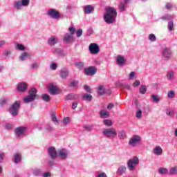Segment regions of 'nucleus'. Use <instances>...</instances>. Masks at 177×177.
<instances>
[{"label": "nucleus", "mask_w": 177, "mask_h": 177, "mask_svg": "<svg viewBox=\"0 0 177 177\" xmlns=\"http://www.w3.org/2000/svg\"><path fill=\"white\" fill-rule=\"evenodd\" d=\"M106 12L104 15V20L107 24H113L115 21L117 17V10L113 7H107L105 8Z\"/></svg>", "instance_id": "1"}, {"label": "nucleus", "mask_w": 177, "mask_h": 177, "mask_svg": "<svg viewBox=\"0 0 177 177\" xmlns=\"http://www.w3.org/2000/svg\"><path fill=\"white\" fill-rule=\"evenodd\" d=\"M102 134L108 139H114L117 137V130L114 128H107L104 129Z\"/></svg>", "instance_id": "2"}, {"label": "nucleus", "mask_w": 177, "mask_h": 177, "mask_svg": "<svg viewBox=\"0 0 177 177\" xmlns=\"http://www.w3.org/2000/svg\"><path fill=\"white\" fill-rule=\"evenodd\" d=\"M139 165V158L134 156L130 158L127 162V167L129 171H135L136 166Z\"/></svg>", "instance_id": "3"}, {"label": "nucleus", "mask_w": 177, "mask_h": 177, "mask_svg": "<svg viewBox=\"0 0 177 177\" xmlns=\"http://www.w3.org/2000/svg\"><path fill=\"white\" fill-rule=\"evenodd\" d=\"M21 102L20 101H16L11 107L10 108V113L12 117H16L19 114V109H20V105Z\"/></svg>", "instance_id": "4"}, {"label": "nucleus", "mask_w": 177, "mask_h": 177, "mask_svg": "<svg viewBox=\"0 0 177 177\" xmlns=\"http://www.w3.org/2000/svg\"><path fill=\"white\" fill-rule=\"evenodd\" d=\"M142 142V138L138 135H133L129 140V146L131 147H136L138 145H140Z\"/></svg>", "instance_id": "5"}, {"label": "nucleus", "mask_w": 177, "mask_h": 177, "mask_svg": "<svg viewBox=\"0 0 177 177\" xmlns=\"http://www.w3.org/2000/svg\"><path fill=\"white\" fill-rule=\"evenodd\" d=\"M30 95L24 99V103H30L35 100L37 97V89L36 88H30L29 91Z\"/></svg>", "instance_id": "6"}, {"label": "nucleus", "mask_w": 177, "mask_h": 177, "mask_svg": "<svg viewBox=\"0 0 177 177\" xmlns=\"http://www.w3.org/2000/svg\"><path fill=\"white\" fill-rule=\"evenodd\" d=\"M88 50L91 55H97L100 52V48L96 43H91L88 46Z\"/></svg>", "instance_id": "7"}, {"label": "nucleus", "mask_w": 177, "mask_h": 177, "mask_svg": "<svg viewBox=\"0 0 177 177\" xmlns=\"http://www.w3.org/2000/svg\"><path fill=\"white\" fill-rule=\"evenodd\" d=\"M28 5H30V0H18L15 1L14 7L15 9L20 10L22 6H27Z\"/></svg>", "instance_id": "8"}, {"label": "nucleus", "mask_w": 177, "mask_h": 177, "mask_svg": "<svg viewBox=\"0 0 177 177\" xmlns=\"http://www.w3.org/2000/svg\"><path fill=\"white\" fill-rule=\"evenodd\" d=\"M162 56L165 59V60H169L171 57L172 56V51H171V48H164L162 50Z\"/></svg>", "instance_id": "9"}, {"label": "nucleus", "mask_w": 177, "mask_h": 177, "mask_svg": "<svg viewBox=\"0 0 177 177\" xmlns=\"http://www.w3.org/2000/svg\"><path fill=\"white\" fill-rule=\"evenodd\" d=\"M48 16H50L51 19H55L57 20L60 19V12L55 9H50L47 12Z\"/></svg>", "instance_id": "10"}, {"label": "nucleus", "mask_w": 177, "mask_h": 177, "mask_svg": "<svg viewBox=\"0 0 177 177\" xmlns=\"http://www.w3.org/2000/svg\"><path fill=\"white\" fill-rule=\"evenodd\" d=\"M48 153L52 160H55V158L57 157V151H56V148L53 147L48 149Z\"/></svg>", "instance_id": "11"}, {"label": "nucleus", "mask_w": 177, "mask_h": 177, "mask_svg": "<svg viewBox=\"0 0 177 177\" xmlns=\"http://www.w3.org/2000/svg\"><path fill=\"white\" fill-rule=\"evenodd\" d=\"M47 44L50 46H55L56 44H59V38L55 35L51 36L48 38Z\"/></svg>", "instance_id": "12"}, {"label": "nucleus", "mask_w": 177, "mask_h": 177, "mask_svg": "<svg viewBox=\"0 0 177 177\" xmlns=\"http://www.w3.org/2000/svg\"><path fill=\"white\" fill-rule=\"evenodd\" d=\"M97 72V68H96L95 66H90L84 70V73L86 75H95Z\"/></svg>", "instance_id": "13"}, {"label": "nucleus", "mask_w": 177, "mask_h": 177, "mask_svg": "<svg viewBox=\"0 0 177 177\" xmlns=\"http://www.w3.org/2000/svg\"><path fill=\"white\" fill-rule=\"evenodd\" d=\"M26 131H27V127H18L15 129V135L16 136L19 138V136H21L22 135H24V133H26Z\"/></svg>", "instance_id": "14"}, {"label": "nucleus", "mask_w": 177, "mask_h": 177, "mask_svg": "<svg viewBox=\"0 0 177 177\" xmlns=\"http://www.w3.org/2000/svg\"><path fill=\"white\" fill-rule=\"evenodd\" d=\"M58 156L62 160H66L68 156V152L67 151V149H62L58 150Z\"/></svg>", "instance_id": "15"}, {"label": "nucleus", "mask_w": 177, "mask_h": 177, "mask_svg": "<svg viewBox=\"0 0 177 177\" xmlns=\"http://www.w3.org/2000/svg\"><path fill=\"white\" fill-rule=\"evenodd\" d=\"M49 92L51 95H59L60 93V91L57 86H50L49 87Z\"/></svg>", "instance_id": "16"}, {"label": "nucleus", "mask_w": 177, "mask_h": 177, "mask_svg": "<svg viewBox=\"0 0 177 177\" xmlns=\"http://www.w3.org/2000/svg\"><path fill=\"white\" fill-rule=\"evenodd\" d=\"M31 54L28 53L27 52H24L19 56V60L21 62H24L25 60H27V59H31Z\"/></svg>", "instance_id": "17"}, {"label": "nucleus", "mask_w": 177, "mask_h": 177, "mask_svg": "<svg viewBox=\"0 0 177 177\" xmlns=\"http://www.w3.org/2000/svg\"><path fill=\"white\" fill-rule=\"evenodd\" d=\"M26 90H27V83L21 82L18 84L17 91H19V92H24Z\"/></svg>", "instance_id": "18"}, {"label": "nucleus", "mask_w": 177, "mask_h": 177, "mask_svg": "<svg viewBox=\"0 0 177 177\" xmlns=\"http://www.w3.org/2000/svg\"><path fill=\"white\" fill-rule=\"evenodd\" d=\"M74 39V36L73 35H71L70 33H66L64 36V41L66 42V44H71L72 41Z\"/></svg>", "instance_id": "19"}, {"label": "nucleus", "mask_w": 177, "mask_h": 177, "mask_svg": "<svg viewBox=\"0 0 177 177\" xmlns=\"http://www.w3.org/2000/svg\"><path fill=\"white\" fill-rule=\"evenodd\" d=\"M116 63L118 64V66H124V64H125V58H124V57L122 55H118Z\"/></svg>", "instance_id": "20"}, {"label": "nucleus", "mask_w": 177, "mask_h": 177, "mask_svg": "<svg viewBox=\"0 0 177 177\" xmlns=\"http://www.w3.org/2000/svg\"><path fill=\"white\" fill-rule=\"evenodd\" d=\"M166 77L168 81H172L175 78V71H169L166 74Z\"/></svg>", "instance_id": "21"}, {"label": "nucleus", "mask_w": 177, "mask_h": 177, "mask_svg": "<svg viewBox=\"0 0 177 177\" xmlns=\"http://www.w3.org/2000/svg\"><path fill=\"white\" fill-rule=\"evenodd\" d=\"M93 10H94L93 6H92L91 5L86 6L84 8V12L86 15L93 13Z\"/></svg>", "instance_id": "22"}, {"label": "nucleus", "mask_w": 177, "mask_h": 177, "mask_svg": "<svg viewBox=\"0 0 177 177\" xmlns=\"http://www.w3.org/2000/svg\"><path fill=\"white\" fill-rule=\"evenodd\" d=\"M60 77L66 80L68 77V70L66 68H63L60 71Z\"/></svg>", "instance_id": "23"}, {"label": "nucleus", "mask_w": 177, "mask_h": 177, "mask_svg": "<svg viewBox=\"0 0 177 177\" xmlns=\"http://www.w3.org/2000/svg\"><path fill=\"white\" fill-rule=\"evenodd\" d=\"M80 95L78 94L71 93L66 95L65 100H75V99H78Z\"/></svg>", "instance_id": "24"}, {"label": "nucleus", "mask_w": 177, "mask_h": 177, "mask_svg": "<svg viewBox=\"0 0 177 177\" xmlns=\"http://www.w3.org/2000/svg\"><path fill=\"white\" fill-rule=\"evenodd\" d=\"M153 153L156 156H161V154H162V148H161L160 146H158L153 149Z\"/></svg>", "instance_id": "25"}, {"label": "nucleus", "mask_w": 177, "mask_h": 177, "mask_svg": "<svg viewBox=\"0 0 177 177\" xmlns=\"http://www.w3.org/2000/svg\"><path fill=\"white\" fill-rule=\"evenodd\" d=\"M21 160V155H20V153H15L14 155V157L12 158V161H14V162L15 164H19V162Z\"/></svg>", "instance_id": "26"}, {"label": "nucleus", "mask_w": 177, "mask_h": 177, "mask_svg": "<svg viewBox=\"0 0 177 177\" xmlns=\"http://www.w3.org/2000/svg\"><path fill=\"white\" fill-rule=\"evenodd\" d=\"M82 100H85L86 102H91L92 100V95L88 93L83 94Z\"/></svg>", "instance_id": "27"}, {"label": "nucleus", "mask_w": 177, "mask_h": 177, "mask_svg": "<svg viewBox=\"0 0 177 177\" xmlns=\"http://www.w3.org/2000/svg\"><path fill=\"white\" fill-rule=\"evenodd\" d=\"M127 172V167L126 166H120L118 169L117 173L120 174V175H124Z\"/></svg>", "instance_id": "28"}, {"label": "nucleus", "mask_w": 177, "mask_h": 177, "mask_svg": "<svg viewBox=\"0 0 177 177\" xmlns=\"http://www.w3.org/2000/svg\"><path fill=\"white\" fill-rule=\"evenodd\" d=\"M99 114L102 118H107L110 116V114L109 113V112L104 110H101Z\"/></svg>", "instance_id": "29"}, {"label": "nucleus", "mask_w": 177, "mask_h": 177, "mask_svg": "<svg viewBox=\"0 0 177 177\" xmlns=\"http://www.w3.org/2000/svg\"><path fill=\"white\" fill-rule=\"evenodd\" d=\"M118 138L120 140H124L127 138V133L124 130L118 132Z\"/></svg>", "instance_id": "30"}, {"label": "nucleus", "mask_w": 177, "mask_h": 177, "mask_svg": "<svg viewBox=\"0 0 177 177\" xmlns=\"http://www.w3.org/2000/svg\"><path fill=\"white\" fill-rule=\"evenodd\" d=\"M169 175H177V167H171L169 170Z\"/></svg>", "instance_id": "31"}, {"label": "nucleus", "mask_w": 177, "mask_h": 177, "mask_svg": "<svg viewBox=\"0 0 177 177\" xmlns=\"http://www.w3.org/2000/svg\"><path fill=\"white\" fill-rule=\"evenodd\" d=\"M15 49L24 52L26 50V47L23 44L17 43L15 44Z\"/></svg>", "instance_id": "32"}, {"label": "nucleus", "mask_w": 177, "mask_h": 177, "mask_svg": "<svg viewBox=\"0 0 177 177\" xmlns=\"http://www.w3.org/2000/svg\"><path fill=\"white\" fill-rule=\"evenodd\" d=\"M158 173L160 175H167V174H168V169L165 167H160L158 169Z\"/></svg>", "instance_id": "33"}, {"label": "nucleus", "mask_w": 177, "mask_h": 177, "mask_svg": "<svg viewBox=\"0 0 177 177\" xmlns=\"http://www.w3.org/2000/svg\"><path fill=\"white\" fill-rule=\"evenodd\" d=\"M51 120L55 122V125H59V121H57V118L56 117V113H53L51 114Z\"/></svg>", "instance_id": "34"}, {"label": "nucleus", "mask_w": 177, "mask_h": 177, "mask_svg": "<svg viewBox=\"0 0 177 177\" xmlns=\"http://www.w3.org/2000/svg\"><path fill=\"white\" fill-rule=\"evenodd\" d=\"M151 97L154 103H158V102H160V97H158V95H152Z\"/></svg>", "instance_id": "35"}, {"label": "nucleus", "mask_w": 177, "mask_h": 177, "mask_svg": "<svg viewBox=\"0 0 177 177\" xmlns=\"http://www.w3.org/2000/svg\"><path fill=\"white\" fill-rule=\"evenodd\" d=\"M39 68V62H34L30 65L31 70H35Z\"/></svg>", "instance_id": "36"}, {"label": "nucleus", "mask_w": 177, "mask_h": 177, "mask_svg": "<svg viewBox=\"0 0 177 177\" xmlns=\"http://www.w3.org/2000/svg\"><path fill=\"white\" fill-rule=\"evenodd\" d=\"M149 39L151 42H156V41H157V37H156V35L151 33L149 35Z\"/></svg>", "instance_id": "37"}, {"label": "nucleus", "mask_w": 177, "mask_h": 177, "mask_svg": "<svg viewBox=\"0 0 177 177\" xmlns=\"http://www.w3.org/2000/svg\"><path fill=\"white\" fill-rule=\"evenodd\" d=\"M3 55L6 59H8L12 55V51L10 50H5Z\"/></svg>", "instance_id": "38"}, {"label": "nucleus", "mask_w": 177, "mask_h": 177, "mask_svg": "<svg viewBox=\"0 0 177 177\" xmlns=\"http://www.w3.org/2000/svg\"><path fill=\"white\" fill-rule=\"evenodd\" d=\"M125 8H127V4H125L123 2H121L119 6V10H120L121 12H124V10H125Z\"/></svg>", "instance_id": "39"}, {"label": "nucleus", "mask_w": 177, "mask_h": 177, "mask_svg": "<svg viewBox=\"0 0 177 177\" xmlns=\"http://www.w3.org/2000/svg\"><path fill=\"white\" fill-rule=\"evenodd\" d=\"M136 118H138V120H140V118H142V110L138 109L136 111Z\"/></svg>", "instance_id": "40"}, {"label": "nucleus", "mask_w": 177, "mask_h": 177, "mask_svg": "<svg viewBox=\"0 0 177 177\" xmlns=\"http://www.w3.org/2000/svg\"><path fill=\"white\" fill-rule=\"evenodd\" d=\"M146 92H147V88H146V86H141V87L140 88V93H141L142 95H145Z\"/></svg>", "instance_id": "41"}, {"label": "nucleus", "mask_w": 177, "mask_h": 177, "mask_svg": "<svg viewBox=\"0 0 177 177\" xmlns=\"http://www.w3.org/2000/svg\"><path fill=\"white\" fill-rule=\"evenodd\" d=\"M42 99L44 102H49V100H50V96L48 94H43Z\"/></svg>", "instance_id": "42"}, {"label": "nucleus", "mask_w": 177, "mask_h": 177, "mask_svg": "<svg viewBox=\"0 0 177 177\" xmlns=\"http://www.w3.org/2000/svg\"><path fill=\"white\" fill-rule=\"evenodd\" d=\"M119 86H120L121 88H124L125 89H131V86L127 84H122V83H119Z\"/></svg>", "instance_id": "43"}, {"label": "nucleus", "mask_w": 177, "mask_h": 177, "mask_svg": "<svg viewBox=\"0 0 177 177\" xmlns=\"http://www.w3.org/2000/svg\"><path fill=\"white\" fill-rule=\"evenodd\" d=\"M104 124L106 126V127H111V125H113V122L110 120H104Z\"/></svg>", "instance_id": "44"}, {"label": "nucleus", "mask_w": 177, "mask_h": 177, "mask_svg": "<svg viewBox=\"0 0 177 177\" xmlns=\"http://www.w3.org/2000/svg\"><path fill=\"white\" fill-rule=\"evenodd\" d=\"M167 96L168 97H169V99H174L175 97V91H169Z\"/></svg>", "instance_id": "45"}, {"label": "nucleus", "mask_w": 177, "mask_h": 177, "mask_svg": "<svg viewBox=\"0 0 177 177\" xmlns=\"http://www.w3.org/2000/svg\"><path fill=\"white\" fill-rule=\"evenodd\" d=\"M75 66L77 68H80V70H82V68H84V62H76Z\"/></svg>", "instance_id": "46"}, {"label": "nucleus", "mask_w": 177, "mask_h": 177, "mask_svg": "<svg viewBox=\"0 0 177 177\" xmlns=\"http://www.w3.org/2000/svg\"><path fill=\"white\" fill-rule=\"evenodd\" d=\"M62 122H63L64 125H65V126L68 125V124L70 123V118L66 117V118H64Z\"/></svg>", "instance_id": "47"}, {"label": "nucleus", "mask_w": 177, "mask_h": 177, "mask_svg": "<svg viewBox=\"0 0 177 177\" xmlns=\"http://www.w3.org/2000/svg\"><path fill=\"white\" fill-rule=\"evenodd\" d=\"M98 93H99V95H104V87H103V86H100L98 88Z\"/></svg>", "instance_id": "48"}, {"label": "nucleus", "mask_w": 177, "mask_h": 177, "mask_svg": "<svg viewBox=\"0 0 177 177\" xmlns=\"http://www.w3.org/2000/svg\"><path fill=\"white\" fill-rule=\"evenodd\" d=\"M168 28L169 31H172L174 30V21H170L168 23Z\"/></svg>", "instance_id": "49"}, {"label": "nucleus", "mask_w": 177, "mask_h": 177, "mask_svg": "<svg viewBox=\"0 0 177 177\" xmlns=\"http://www.w3.org/2000/svg\"><path fill=\"white\" fill-rule=\"evenodd\" d=\"M69 34H71V35H74V34L75 33V28H74L73 26H71L69 28Z\"/></svg>", "instance_id": "50"}, {"label": "nucleus", "mask_w": 177, "mask_h": 177, "mask_svg": "<svg viewBox=\"0 0 177 177\" xmlns=\"http://www.w3.org/2000/svg\"><path fill=\"white\" fill-rule=\"evenodd\" d=\"M70 86H71L72 88H76V86H78V82L77 81H73L71 84Z\"/></svg>", "instance_id": "51"}, {"label": "nucleus", "mask_w": 177, "mask_h": 177, "mask_svg": "<svg viewBox=\"0 0 177 177\" xmlns=\"http://www.w3.org/2000/svg\"><path fill=\"white\" fill-rule=\"evenodd\" d=\"M166 114L167 115H169V117H174L175 112H174V111L171 110V111H166Z\"/></svg>", "instance_id": "52"}, {"label": "nucleus", "mask_w": 177, "mask_h": 177, "mask_svg": "<svg viewBox=\"0 0 177 177\" xmlns=\"http://www.w3.org/2000/svg\"><path fill=\"white\" fill-rule=\"evenodd\" d=\"M50 70H56L57 68V64L53 63L50 65Z\"/></svg>", "instance_id": "53"}, {"label": "nucleus", "mask_w": 177, "mask_h": 177, "mask_svg": "<svg viewBox=\"0 0 177 177\" xmlns=\"http://www.w3.org/2000/svg\"><path fill=\"white\" fill-rule=\"evenodd\" d=\"M7 102H8V100H6V98H1V99H0V104L1 106H3V104H6Z\"/></svg>", "instance_id": "54"}, {"label": "nucleus", "mask_w": 177, "mask_h": 177, "mask_svg": "<svg viewBox=\"0 0 177 177\" xmlns=\"http://www.w3.org/2000/svg\"><path fill=\"white\" fill-rule=\"evenodd\" d=\"M84 88L85 91H86L88 93H92V89H91V87H89L88 85H85L84 86Z\"/></svg>", "instance_id": "55"}, {"label": "nucleus", "mask_w": 177, "mask_h": 177, "mask_svg": "<svg viewBox=\"0 0 177 177\" xmlns=\"http://www.w3.org/2000/svg\"><path fill=\"white\" fill-rule=\"evenodd\" d=\"M84 128L86 131H91L92 128H93V125H85L84 126Z\"/></svg>", "instance_id": "56"}, {"label": "nucleus", "mask_w": 177, "mask_h": 177, "mask_svg": "<svg viewBox=\"0 0 177 177\" xmlns=\"http://www.w3.org/2000/svg\"><path fill=\"white\" fill-rule=\"evenodd\" d=\"M76 35L77 37H81V35H82V29H78L76 32Z\"/></svg>", "instance_id": "57"}, {"label": "nucleus", "mask_w": 177, "mask_h": 177, "mask_svg": "<svg viewBox=\"0 0 177 177\" xmlns=\"http://www.w3.org/2000/svg\"><path fill=\"white\" fill-rule=\"evenodd\" d=\"M135 74L136 73L135 72H131L129 75V80H133V78H135Z\"/></svg>", "instance_id": "58"}, {"label": "nucleus", "mask_w": 177, "mask_h": 177, "mask_svg": "<svg viewBox=\"0 0 177 177\" xmlns=\"http://www.w3.org/2000/svg\"><path fill=\"white\" fill-rule=\"evenodd\" d=\"M54 53L55 55H60V53H62V50L60 48H55Z\"/></svg>", "instance_id": "59"}, {"label": "nucleus", "mask_w": 177, "mask_h": 177, "mask_svg": "<svg viewBox=\"0 0 177 177\" xmlns=\"http://www.w3.org/2000/svg\"><path fill=\"white\" fill-rule=\"evenodd\" d=\"M140 86V82L139 80H136L135 82L133 84V86Z\"/></svg>", "instance_id": "60"}, {"label": "nucleus", "mask_w": 177, "mask_h": 177, "mask_svg": "<svg viewBox=\"0 0 177 177\" xmlns=\"http://www.w3.org/2000/svg\"><path fill=\"white\" fill-rule=\"evenodd\" d=\"M6 45V41L5 40L0 41V49L2 46H5Z\"/></svg>", "instance_id": "61"}, {"label": "nucleus", "mask_w": 177, "mask_h": 177, "mask_svg": "<svg viewBox=\"0 0 177 177\" xmlns=\"http://www.w3.org/2000/svg\"><path fill=\"white\" fill-rule=\"evenodd\" d=\"M5 158V153L3 152H0V162Z\"/></svg>", "instance_id": "62"}, {"label": "nucleus", "mask_w": 177, "mask_h": 177, "mask_svg": "<svg viewBox=\"0 0 177 177\" xmlns=\"http://www.w3.org/2000/svg\"><path fill=\"white\" fill-rule=\"evenodd\" d=\"M97 177H107L106 173H100L98 174Z\"/></svg>", "instance_id": "63"}, {"label": "nucleus", "mask_w": 177, "mask_h": 177, "mask_svg": "<svg viewBox=\"0 0 177 177\" xmlns=\"http://www.w3.org/2000/svg\"><path fill=\"white\" fill-rule=\"evenodd\" d=\"M43 176L44 177H50V174L48 173V172L44 173Z\"/></svg>", "instance_id": "64"}]
</instances>
